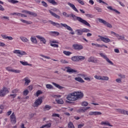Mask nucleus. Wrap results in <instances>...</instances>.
<instances>
[{"label":"nucleus","mask_w":128,"mask_h":128,"mask_svg":"<svg viewBox=\"0 0 128 128\" xmlns=\"http://www.w3.org/2000/svg\"><path fill=\"white\" fill-rule=\"evenodd\" d=\"M82 98H84V93L80 91H78L69 94L66 97V100L70 102H76L78 100H82Z\"/></svg>","instance_id":"nucleus-1"},{"label":"nucleus","mask_w":128,"mask_h":128,"mask_svg":"<svg viewBox=\"0 0 128 128\" xmlns=\"http://www.w3.org/2000/svg\"><path fill=\"white\" fill-rule=\"evenodd\" d=\"M48 22H50V24H52L54 26H56V28H62V26H64V28H66V30H70V34H74V30H72V28L68 26V24H62V23H60V24L58 23V22H54V21L50 20L48 21Z\"/></svg>","instance_id":"nucleus-2"},{"label":"nucleus","mask_w":128,"mask_h":128,"mask_svg":"<svg viewBox=\"0 0 128 128\" xmlns=\"http://www.w3.org/2000/svg\"><path fill=\"white\" fill-rule=\"evenodd\" d=\"M71 16L73 20H78L79 22L82 24H84V26H87L90 28V24L86 20L82 19V18L77 16L73 14H71Z\"/></svg>","instance_id":"nucleus-3"},{"label":"nucleus","mask_w":128,"mask_h":128,"mask_svg":"<svg viewBox=\"0 0 128 128\" xmlns=\"http://www.w3.org/2000/svg\"><path fill=\"white\" fill-rule=\"evenodd\" d=\"M9 92L8 88L3 87V88L0 90V98H4V96H6V94H8Z\"/></svg>","instance_id":"nucleus-4"},{"label":"nucleus","mask_w":128,"mask_h":128,"mask_svg":"<svg viewBox=\"0 0 128 128\" xmlns=\"http://www.w3.org/2000/svg\"><path fill=\"white\" fill-rule=\"evenodd\" d=\"M100 56H102V58H103L104 60H106L107 62H108V64H110L111 66H114V62L110 60L106 55L104 54V53H100Z\"/></svg>","instance_id":"nucleus-5"},{"label":"nucleus","mask_w":128,"mask_h":128,"mask_svg":"<svg viewBox=\"0 0 128 128\" xmlns=\"http://www.w3.org/2000/svg\"><path fill=\"white\" fill-rule=\"evenodd\" d=\"M14 54H18L19 58H22V56H26L27 54L26 52L24 51L20 50H14L13 51Z\"/></svg>","instance_id":"nucleus-6"},{"label":"nucleus","mask_w":128,"mask_h":128,"mask_svg":"<svg viewBox=\"0 0 128 128\" xmlns=\"http://www.w3.org/2000/svg\"><path fill=\"white\" fill-rule=\"evenodd\" d=\"M98 20L99 22H100L101 24H104V26H106L107 28H112V26L110 24L106 22V21L104 20L103 19L98 18Z\"/></svg>","instance_id":"nucleus-7"},{"label":"nucleus","mask_w":128,"mask_h":128,"mask_svg":"<svg viewBox=\"0 0 128 128\" xmlns=\"http://www.w3.org/2000/svg\"><path fill=\"white\" fill-rule=\"evenodd\" d=\"M42 98H38L34 102V104L33 105L34 108H38V106H40V104H42Z\"/></svg>","instance_id":"nucleus-8"},{"label":"nucleus","mask_w":128,"mask_h":128,"mask_svg":"<svg viewBox=\"0 0 128 128\" xmlns=\"http://www.w3.org/2000/svg\"><path fill=\"white\" fill-rule=\"evenodd\" d=\"M6 68L8 72H14L15 74H20L21 72L20 70L12 69V67H6Z\"/></svg>","instance_id":"nucleus-9"},{"label":"nucleus","mask_w":128,"mask_h":128,"mask_svg":"<svg viewBox=\"0 0 128 128\" xmlns=\"http://www.w3.org/2000/svg\"><path fill=\"white\" fill-rule=\"evenodd\" d=\"M88 61L89 62H94V64H98L100 62L96 58H94V56H91L88 58Z\"/></svg>","instance_id":"nucleus-10"},{"label":"nucleus","mask_w":128,"mask_h":128,"mask_svg":"<svg viewBox=\"0 0 128 128\" xmlns=\"http://www.w3.org/2000/svg\"><path fill=\"white\" fill-rule=\"evenodd\" d=\"M72 48L74 50H80L84 48V46L80 44H73Z\"/></svg>","instance_id":"nucleus-11"},{"label":"nucleus","mask_w":128,"mask_h":128,"mask_svg":"<svg viewBox=\"0 0 128 128\" xmlns=\"http://www.w3.org/2000/svg\"><path fill=\"white\" fill-rule=\"evenodd\" d=\"M98 37L100 38V40L104 42H106V44H108V42H110V39L108 38H106L104 36H98Z\"/></svg>","instance_id":"nucleus-12"},{"label":"nucleus","mask_w":128,"mask_h":128,"mask_svg":"<svg viewBox=\"0 0 128 128\" xmlns=\"http://www.w3.org/2000/svg\"><path fill=\"white\" fill-rule=\"evenodd\" d=\"M10 120L12 124H16V115L14 112H12L10 116Z\"/></svg>","instance_id":"nucleus-13"},{"label":"nucleus","mask_w":128,"mask_h":128,"mask_svg":"<svg viewBox=\"0 0 128 128\" xmlns=\"http://www.w3.org/2000/svg\"><path fill=\"white\" fill-rule=\"evenodd\" d=\"M51 16H54V18H58V20H60V16L52 12V10H48Z\"/></svg>","instance_id":"nucleus-14"},{"label":"nucleus","mask_w":128,"mask_h":128,"mask_svg":"<svg viewBox=\"0 0 128 128\" xmlns=\"http://www.w3.org/2000/svg\"><path fill=\"white\" fill-rule=\"evenodd\" d=\"M66 68L67 69V70H66L67 72H70L72 74L78 72V70H74L70 68V67H66Z\"/></svg>","instance_id":"nucleus-15"},{"label":"nucleus","mask_w":128,"mask_h":128,"mask_svg":"<svg viewBox=\"0 0 128 128\" xmlns=\"http://www.w3.org/2000/svg\"><path fill=\"white\" fill-rule=\"evenodd\" d=\"M68 6H70L72 8V10H74L75 12H78V9L76 8V6H74V4L68 2Z\"/></svg>","instance_id":"nucleus-16"},{"label":"nucleus","mask_w":128,"mask_h":128,"mask_svg":"<svg viewBox=\"0 0 128 128\" xmlns=\"http://www.w3.org/2000/svg\"><path fill=\"white\" fill-rule=\"evenodd\" d=\"M36 38H37L38 40H40V42H42L43 44H46V39L44 37H42L40 36H36Z\"/></svg>","instance_id":"nucleus-17"},{"label":"nucleus","mask_w":128,"mask_h":128,"mask_svg":"<svg viewBox=\"0 0 128 128\" xmlns=\"http://www.w3.org/2000/svg\"><path fill=\"white\" fill-rule=\"evenodd\" d=\"M76 32L77 36H82L84 34L82 32V28L81 29H77L75 30Z\"/></svg>","instance_id":"nucleus-18"},{"label":"nucleus","mask_w":128,"mask_h":128,"mask_svg":"<svg viewBox=\"0 0 128 128\" xmlns=\"http://www.w3.org/2000/svg\"><path fill=\"white\" fill-rule=\"evenodd\" d=\"M107 8H108V10H113V12H116V14H120V12L118 10L116 9L112 8V6H107Z\"/></svg>","instance_id":"nucleus-19"},{"label":"nucleus","mask_w":128,"mask_h":128,"mask_svg":"<svg viewBox=\"0 0 128 128\" xmlns=\"http://www.w3.org/2000/svg\"><path fill=\"white\" fill-rule=\"evenodd\" d=\"M23 80H24L25 82V84H26V86H28V84L30 82V80L28 79V77H26L23 79Z\"/></svg>","instance_id":"nucleus-20"},{"label":"nucleus","mask_w":128,"mask_h":128,"mask_svg":"<svg viewBox=\"0 0 128 128\" xmlns=\"http://www.w3.org/2000/svg\"><path fill=\"white\" fill-rule=\"evenodd\" d=\"M100 124H102V126L104 124V126H112L110 124V122H108V121L102 122L100 123Z\"/></svg>","instance_id":"nucleus-21"},{"label":"nucleus","mask_w":128,"mask_h":128,"mask_svg":"<svg viewBox=\"0 0 128 128\" xmlns=\"http://www.w3.org/2000/svg\"><path fill=\"white\" fill-rule=\"evenodd\" d=\"M74 80H76V82H84V80H82V78L80 77L75 78Z\"/></svg>","instance_id":"nucleus-22"},{"label":"nucleus","mask_w":128,"mask_h":128,"mask_svg":"<svg viewBox=\"0 0 128 128\" xmlns=\"http://www.w3.org/2000/svg\"><path fill=\"white\" fill-rule=\"evenodd\" d=\"M20 20L24 24H32V22H28L26 20H24L22 19Z\"/></svg>","instance_id":"nucleus-23"},{"label":"nucleus","mask_w":128,"mask_h":128,"mask_svg":"<svg viewBox=\"0 0 128 128\" xmlns=\"http://www.w3.org/2000/svg\"><path fill=\"white\" fill-rule=\"evenodd\" d=\"M78 58V62H82V60H86V57L84 56H77Z\"/></svg>","instance_id":"nucleus-24"},{"label":"nucleus","mask_w":128,"mask_h":128,"mask_svg":"<svg viewBox=\"0 0 128 128\" xmlns=\"http://www.w3.org/2000/svg\"><path fill=\"white\" fill-rule=\"evenodd\" d=\"M47 2H50V4H54V6L58 5V2H56L54 0H47Z\"/></svg>","instance_id":"nucleus-25"},{"label":"nucleus","mask_w":128,"mask_h":128,"mask_svg":"<svg viewBox=\"0 0 128 128\" xmlns=\"http://www.w3.org/2000/svg\"><path fill=\"white\" fill-rule=\"evenodd\" d=\"M20 40H22L23 42H28V40L24 36L20 37Z\"/></svg>","instance_id":"nucleus-26"},{"label":"nucleus","mask_w":128,"mask_h":128,"mask_svg":"<svg viewBox=\"0 0 128 128\" xmlns=\"http://www.w3.org/2000/svg\"><path fill=\"white\" fill-rule=\"evenodd\" d=\"M52 84L54 86H56V88H59L60 90H62L64 88V87L60 86V84H56V83H54V82H52Z\"/></svg>","instance_id":"nucleus-27"},{"label":"nucleus","mask_w":128,"mask_h":128,"mask_svg":"<svg viewBox=\"0 0 128 128\" xmlns=\"http://www.w3.org/2000/svg\"><path fill=\"white\" fill-rule=\"evenodd\" d=\"M52 126V123L50 122L48 124H46L42 126L40 128H50Z\"/></svg>","instance_id":"nucleus-28"},{"label":"nucleus","mask_w":128,"mask_h":128,"mask_svg":"<svg viewBox=\"0 0 128 128\" xmlns=\"http://www.w3.org/2000/svg\"><path fill=\"white\" fill-rule=\"evenodd\" d=\"M118 38V40H126V42H127L128 40H126V39H124V36L122 35V36H120L117 37Z\"/></svg>","instance_id":"nucleus-29"},{"label":"nucleus","mask_w":128,"mask_h":128,"mask_svg":"<svg viewBox=\"0 0 128 128\" xmlns=\"http://www.w3.org/2000/svg\"><path fill=\"white\" fill-rule=\"evenodd\" d=\"M30 40H31V42H33V44H38V41L36 40V38L34 37H32L30 38Z\"/></svg>","instance_id":"nucleus-30"},{"label":"nucleus","mask_w":128,"mask_h":128,"mask_svg":"<svg viewBox=\"0 0 128 128\" xmlns=\"http://www.w3.org/2000/svg\"><path fill=\"white\" fill-rule=\"evenodd\" d=\"M52 106H50V105H46L44 108V110H50Z\"/></svg>","instance_id":"nucleus-31"},{"label":"nucleus","mask_w":128,"mask_h":128,"mask_svg":"<svg viewBox=\"0 0 128 128\" xmlns=\"http://www.w3.org/2000/svg\"><path fill=\"white\" fill-rule=\"evenodd\" d=\"M56 100L57 104H64V100L62 99H56Z\"/></svg>","instance_id":"nucleus-32"},{"label":"nucleus","mask_w":128,"mask_h":128,"mask_svg":"<svg viewBox=\"0 0 128 128\" xmlns=\"http://www.w3.org/2000/svg\"><path fill=\"white\" fill-rule=\"evenodd\" d=\"M110 78L107 76H101V80H108Z\"/></svg>","instance_id":"nucleus-33"},{"label":"nucleus","mask_w":128,"mask_h":128,"mask_svg":"<svg viewBox=\"0 0 128 128\" xmlns=\"http://www.w3.org/2000/svg\"><path fill=\"white\" fill-rule=\"evenodd\" d=\"M71 59L73 62H78V56H74L71 58Z\"/></svg>","instance_id":"nucleus-34"},{"label":"nucleus","mask_w":128,"mask_h":128,"mask_svg":"<svg viewBox=\"0 0 128 128\" xmlns=\"http://www.w3.org/2000/svg\"><path fill=\"white\" fill-rule=\"evenodd\" d=\"M20 64H22V66H32V64H28L26 62L20 61Z\"/></svg>","instance_id":"nucleus-35"},{"label":"nucleus","mask_w":128,"mask_h":128,"mask_svg":"<svg viewBox=\"0 0 128 128\" xmlns=\"http://www.w3.org/2000/svg\"><path fill=\"white\" fill-rule=\"evenodd\" d=\"M28 14H30V16H38V14L34 12H28Z\"/></svg>","instance_id":"nucleus-36"},{"label":"nucleus","mask_w":128,"mask_h":128,"mask_svg":"<svg viewBox=\"0 0 128 128\" xmlns=\"http://www.w3.org/2000/svg\"><path fill=\"white\" fill-rule=\"evenodd\" d=\"M63 54H64L66 56H70V54H72V52L70 51L64 50L63 51Z\"/></svg>","instance_id":"nucleus-37"},{"label":"nucleus","mask_w":128,"mask_h":128,"mask_svg":"<svg viewBox=\"0 0 128 128\" xmlns=\"http://www.w3.org/2000/svg\"><path fill=\"white\" fill-rule=\"evenodd\" d=\"M46 88L48 90H52V88H54V86H52V85L50 84H46Z\"/></svg>","instance_id":"nucleus-38"},{"label":"nucleus","mask_w":128,"mask_h":128,"mask_svg":"<svg viewBox=\"0 0 128 128\" xmlns=\"http://www.w3.org/2000/svg\"><path fill=\"white\" fill-rule=\"evenodd\" d=\"M68 128H74V124H72V122H69L68 124Z\"/></svg>","instance_id":"nucleus-39"},{"label":"nucleus","mask_w":128,"mask_h":128,"mask_svg":"<svg viewBox=\"0 0 128 128\" xmlns=\"http://www.w3.org/2000/svg\"><path fill=\"white\" fill-rule=\"evenodd\" d=\"M8 2H10L11 4H15L18 3V1L16 0H8Z\"/></svg>","instance_id":"nucleus-40"},{"label":"nucleus","mask_w":128,"mask_h":128,"mask_svg":"<svg viewBox=\"0 0 128 128\" xmlns=\"http://www.w3.org/2000/svg\"><path fill=\"white\" fill-rule=\"evenodd\" d=\"M84 80H88V82H90V80H94V78H92V77H90V76L85 77L84 78Z\"/></svg>","instance_id":"nucleus-41"},{"label":"nucleus","mask_w":128,"mask_h":128,"mask_svg":"<svg viewBox=\"0 0 128 128\" xmlns=\"http://www.w3.org/2000/svg\"><path fill=\"white\" fill-rule=\"evenodd\" d=\"M116 112H120V114H124V110H122V109H116Z\"/></svg>","instance_id":"nucleus-42"},{"label":"nucleus","mask_w":128,"mask_h":128,"mask_svg":"<svg viewBox=\"0 0 128 128\" xmlns=\"http://www.w3.org/2000/svg\"><path fill=\"white\" fill-rule=\"evenodd\" d=\"M82 30L83 32H90V30L86 28H82Z\"/></svg>","instance_id":"nucleus-43"},{"label":"nucleus","mask_w":128,"mask_h":128,"mask_svg":"<svg viewBox=\"0 0 128 128\" xmlns=\"http://www.w3.org/2000/svg\"><path fill=\"white\" fill-rule=\"evenodd\" d=\"M94 8L96 10H97L98 12H102V8H100L98 6H95Z\"/></svg>","instance_id":"nucleus-44"},{"label":"nucleus","mask_w":128,"mask_h":128,"mask_svg":"<svg viewBox=\"0 0 128 128\" xmlns=\"http://www.w3.org/2000/svg\"><path fill=\"white\" fill-rule=\"evenodd\" d=\"M78 4H82V6H84V2L83 0H76Z\"/></svg>","instance_id":"nucleus-45"},{"label":"nucleus","mask_w":128,"mask_h":128,"mask_svg":"<svg viewBox=\"0 0 128 128\" xmlns=\"http://www.w3.org/2000/svg\"><path fill=\"white\" fill-rule=\"evenodd\" d=\"M40 56H42V58H47V60H50V56H46L42 54H40Z\"/></svg>","instance_id":"nucleus-46"},{"label":"nucleus","mask_w":128,"mask_h":128,"mask_svg":"<svg viewBox=\"0 0 128 128\" xmlns=\"http://www.w3.org/2000/svg\"><path fill=\"white\" fill-rule=\"evenodd\" d=\"M78 112H86V110H84V108H80L78 110Z\"/></svg>","instance_id":"nucleus-47"},{"label":"nucleus","mask_w":128,"mask_h":128,"mask_svg":"<svg viewBox=\"0 0 128 128\" xmlns=\"http://www.w3.org/2000/svg\"><path fill=\"white\" fill-rule=\"evenodd\" d=\"M42 5L43 6H44L45 8H48V4H46V2H44V1H42Z\"/></svg>","instance_id":"nucleus-48"},{"label":"nucleus","mask_w":128,"mask_h":128,"mask_svg":"<svg viewBox=\"0 0 128 128\" xmlns=\"http://www.w3.org/2000/svg\"><path fill=\"white\" fill-rule=\"evenodd\" d=\"M88 103L86 102H84L82 103V106H88Z\"/></svg>","instance_id":"nucleus-49"},{"label":"nucleus","mask_w":128,"mask_h":128,"mask_svg":"<svg viewBox=\"0 0 128 128\" xmlns=\"http://www.w3.org/2000/svg\"><path fill=\"white\" fill-rule=\"evenodd\" d=\"M94 78H96V80H102V76H96H96H94Z\"/></svg>","instance_id":"nucleus-50"},{"label":"nucleus","mask_w":128,"mask_h":128,"mask_svg":"<svg viewBox=\"0 0 128 128\" xmlns=\"http://www.w3.org/2000/svg\"><path fill=\"white\" fill-rule=\"evenodd\" d=\"M50 34H55L56 36H60V32H50Z\"/></svg>","instance_id":"nucleus-51"},{"label":"nucleus","mask_w":128,"mask_h":128,"mask_svg":"<svg viewBox=\"0 0 128 128\" xmlns=\"http://www.w3.org/2000/svg\"><path fill=\"white\" fill-rule=\"evenodd\" d=\"M111 32L112 34H114V36H116V38H118V36H120V34H118L116 33V32H112H112Z\"/></svg>","instance_id":"nucleus-52"},{"label":"nucleus","mask_w":128,"mask_h":128,"mask_svg":"<svg viewBox=\"0 0 128 128\" xmlns=\"http://www.w3.org/2000/svg\"><path fill=\"white\" fill-rule=\"evenodd\" d=\"M23 94H24V96H26L27 94H28V90H25L23 92Z\"/></svg>","instance_id":"nucleus-53"},{"label":"nucleus","mask_w":128,"mask_h":128,"mask_svg":"<svg viewBox=\"0 0 128 128\" xmlns=\"http://www.w3.org/2000/svg\"><path fill=\"white\" fill-rule=\"evenodd\" d=\"M62 15L65 16V18H70V15H68V14L66 12H62Z\"/></svg>","instance_id":"nucleus-54"},{"label":"nucleus","mask_w":128,"mask_h":128,"mask_svg":"<svg viewBox=\"0 0 128 128\" xmlns=\"http://www.w3.org/2000/svg\"><path fill=\"white\" fill-rule=\"evenodd\" d=\"M1 36H2V38H4V40H8V36H6V34H2Z\"/></svg>","instance_id":"nucleus-55"},{"label":"nucleus","mask_w":128,"mask_h":128,"mask_svg":"<svg viewBox=\"0 0 128 128\" xmlns=\"http://www.w3.org/2000/svg\"><path fill=\"white\" fill-rule=\"evenodd\" d=\"M101 114H102L101 112H94V116H101Z\"/></svg>","instance_id":"nucleus-56"},{"label":"nucleus","mask_w":128,"mask_h":128,"mask_svg":"<svg viewBox=\"0 0 128 128\" xmlns=\"http://www.w3.org/2000/svg\"><path fill=\"white\" fill-rule=\"evenodd\" d=\"M103 46H104V48H108V46H106L105 44H98V48H102Z\"/></svg>","instance_id":"nucleus-57"},{"label":"nucleus","mask_w":128,"mask_h":128,"mask_svg":"<svg viewBox=\"0 0 128 128\" xmlns=\"http://www.w3.org/2000/svg\"><path fill=\"white\" fill-rule=\"evenodd\" d=\"M42 94V92L40 90H38L36 92V96H38Z\"/></svg>","instance_id":"nucleus-58"},{"label":"nucleus","mask_w":128,"mask_h":128,"mask_svg":"<svg viewBox=\"0 0 128 128\" xmlns=\"http://www.w3.org/2000/svg\"><path fill=\"white\" fill-rule=\"evenodd\" d=\"M60 62L62 64H68V62L66 60H61Z\"/></svg>","instance_id":"nucleus-59"},{"label":"nucleus","mask_w":128,"mask_h":128,"mask_svg":"<svg viewBox=\"0 0 128 128\" xmlns=\"http://www.w3.org/2000/svg\"><path fill=\"white\" fill-rule=\"evenodd\" d=\"M51 46H53V48H58V44H50Z\"/></svg>","instance_id":"nucleus-60"},{"label":"nucleus","mask_w":128,"mask_h":128,"mask_svg":"<svg viewBox=\"0 0 128 128\" xmlns=\"http://www.w3.org/2000/svg\"><path fill=\"white\" fill-rule=\"evenodd\" d=\"M85 16L88 18H94V16L92 14H85Z\"/></svg>","instance_id":"nucleus-61"},{"label":"nucleus","mask_w":128,"mask_h":128,"mask_svg":"<svg viewBox=\"0 0 128 128\" xmlns=\"http://www.w3.org/2000/svg\"><path fill=\"white\" fill-rule=\"evenodd\" d=\"M83 126H84V124H78V128H82Z\"/></svg>","instance_id":"nucleus-62"},{"label":"nucleus","mask_w":128,"mask_h":128,"mask_svg":"<svg viewBox=\"0 0 128 128\" xmlns=\"http://www.w3.org/2000/svg\"><path fill=\"white\" fill-rule=\"evenodd\" d=\"M52 116L60 118V114H52Z\"/></svg>","instance_id":"nucleus-63"},{"label":"nucleus","mask_w":128,"mask_h":128,"mask_svg":"<svg viewBox=\"0 0 128 128\" xmlns=\"http://www.w3.org/2000/svg\"><path fill=\"white\" fill-rule=\"evenodd\" d=\"M89 116H94V112H89Z\"/></svg>","instance_id":"nucleus-64"}]
</instances>
